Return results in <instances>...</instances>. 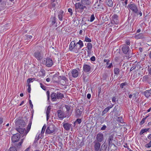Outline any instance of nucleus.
I'll return each mask as SVG.
<instances>
[{"label":"nucleus","mask_w":151,"mask_h":151,"mask_svg":"<svg viewBox=\"0 0 151 151\" xmlns=\"http://www.w3.org/2000/svg\"><path fill=\"white\" fill-rule=\"evenodd\" d=\"M113 66V65L112 63H110L109 65L107 66V68H110L111 67Z\"/></svg>","instance_id":"338daca9"},{"label":"nucleus","mask_w":151,"mask_h":151,"mask_svg":"<svg viewBox=\"0 0 151 151\" xmlns=\"http://www.w3.org/2000/svg\"><path fill=\"white\" fill-rule=\"evenodd\" d=\"M95 19V17L93 14H92L91 17L90 21L91 22H92Z\"/></svg>","instance_id":"8fccbe9b"},{"label":"nucleus","mask_w":151,"mask_h":151,"mask_svg":"<svg viewBox=\"0 0 151 151\" xmlns=\"http://www.w3.org/2000/svg\"><path fill=\"white\" fill-rule=\"evenodd\" d=\"M76 122L78 124H80L81 123L82 120L81 119H78L76 120Z\"/></svg>","instance_id":"13d9d810"},{"label":"nucleus","mask_w":151,"mask_h":151,"mask_svg":"<svg viewBox=\"0 0 151 151\" xmlns=\"http://www.w3.org/2000/svg\"><path fill=\"white\" fill-rule=\"evenodd\" d=\"M69 50L76 53H78L80 50L78 45L76 44L74 41H72L70 42L69 46Z\"/></svg>","instance_id":"f257e3e1"},{"label":"nucleus","mask_w":151,"mask_h":151,"mask_svg":"<svg viewBox=\"0 0 151 151\" xmlns=\"http://www.w3.org/2000/svg\"><path fill=\"white\" fill-rule=\"evenodd\" d=\"M125 43H126V44L127 45V46H128V45L130 46V42L129 40H127L126 41Z\"/></svg>","instance_id":"bf43d9fd"},{"label":"nucleus","mask_w":151,"mask_h":151,"mask_svg":"<svg viewBox=\"0 0 151 151\" xmlns=\"http://www.w3.org/2000/svg\"><path fill=\"white\" fill-rule=\"evenodd\" d=\"M23 139H22L21 141L19 142V143L18 144V145L19 146L21 145L22 144V142H23Z\"/></svg>","instance_id":"69168bd1"},{"label":"nucleus","mask_w":151,"mask_h":151,"mask_svg":"<svg viewBox=\"0 0 151 151\" xmlns=\"http://www.w3.org/2000/svg\"><path fill=\"white\" fill-rule=\"evenodd\" d=\"M71 73L72 76L74 78H77L78 75V72L76 69H73L71 70Z\"/></svg>","instance_id":"2eb2a0df"},{"label":"nucleus","mask_w":151,"mask_h":151,"mask_svg":"<svg viewBox=\"0 0 151 151\" xmlns=\"http://www.w3.org/2000/svg\"><path fill=\"white\" fill-rule=\"evenodd\" d=\"M16 124L19 127H24L26 124L24 120L22 119H19L16 121Z\"/></svg>","instance_id":"6e6552de"},{"label":"nucleus","mask_w":151,"mask_h":151,"mask_svg":"<svg viewBox=\"0 0 151 151\" xmlns=\"http://www.w3.org/2000/svg\"><path fill=\"white\" fill-rule=\"evenodd\" d=\"M63 126L66 130L68 131L72 127V124L68 123H63Z\"/></svg>","instance_id":"4468645a"},{"label":"nucleus","mask_w":151,"mask_h":151,"mask_svg":"<svg viewBox=\"0 0 151 151\" xmlns=\"http://www.w3.org/2000/svg\"><path fill=\"white\" fill-rule=\"evenodd\" d=\"M129 9L131 10L133 12L137 13L138 10L137 6L134 4H130L128 6Z\"/></svg>","instance_id":"39448f33"},{"label":"nucleus","mask_w":151,"mask_h":151,"mask_svg":"<svg viewBox=\"0 0 151 151\" xmlns=\"http://www.w3.org/2000/svg\"><path fill=\"white\" fill-rule=\"evenodd\" d=\"M114 135L113 134L110 135L108 137V143L109 145H113L114 146H115V145L112 142L113 140Z\"/></svg>","instance_id":"ddd939ff"},{"label":"nucleus","mask_w":151,"mask_h":151,"mask_svg":"<svg viewBox=\"0 0 151 151\" xmlns=\"http://www.w3.org/2000/svg\"><path fill=\"white\" fill-rule=\"evenodd\" d=\"M51 21L52 22V24H54L56 22V18L55 17H54L53 18H51Z\"/></svg>","instance_id":"4c0bfd02"},{"label":"nucleus","mask_w":151,"mask_h":151,"mask_svg":"<svg viewBox=\"0 0 151 151\" xmlns=\"http://www.w3.org/2000/svg\"><path fill=\"white\" fill-rule=\"evenodd\" d=\"M50 111V106H48L46 112V114L47 116V120L48 121L49 119V117L50 116V115L49 114Z\"/></svg>","instance_id":"a878e982"},{"label":"nucleus","mask_w":151,"mask_h":151,"mask_svg":"<svg viewBox=\"0 0 151 151\" xmlns=\"http://www.w3.org/2000/svg\"><path fill=\"white\" fill-rule=\"evenodd\" d=\"M122 1H124V2L122 4L124 6H126L127 4L128 0H121Z\"/></svg>","instance_id":"3c124183"},{"label":"nucleus","mask_w":151,"mask_h":151,"mask_svg":"<svg viewBox=\"0 0 151 151\" xmlns=\"http://www.w3.org/2000/svg\"><path fill=\"white\" fill-rule=\"evenodd\" d=\"M29 103L30 105L31 108V109H32L33 108V105L32 104L31 101L30 100L29 101Z\"/></svg>","instance_id":"e2e57ef3"},{"label":"nucleus","mask_w":151,"mask_h":151,"mask_svg":"<svg viewBox=\"0 0 151 151\" xmlns=\"http://www.w3.org/2000/svg\"><path fill=\"white\" fill-rule=\"evenodd\" d=\"M31 126V123L30 122L29 123V124H28V125L27 126V130L26 131H26H25L24 135H26L29 132V131L30 130V129Z\"/></svg>","instance_id":"c85d7f7f"},{"label":"nucleus","mask_w":151,"mask_h":151,"mask_svg":"<svg viewBox=\"0 0 151 151\" xmlns=\"http://www.w3.org/2000/svg\"><path fill=\"white\" fill-rule=\"evenodd\" d=\"M96 139L98 142H102L104 140V134L101 133H98L97 135Z\"/></svg>","instance_id":"f8f14e48"},{"label":"nucleus","mask_w":151,"mask_h":151,"mask_svg":"<svg viewBox=\"0 0 151 151\" xmlns=\"http://www.w3.org/2000/svg\"><path fill=\"white\" fill-rule=\"evenodd\" d=\"M151 94V89L147 90L144 93L145 96L147 98H148Z\"/></svg>","instance_id":"393cba45"},{"label":"nucleus","mask_w":151,"mask_h":151,"mask_svg":"<svg viewBox=\"0 0 151 151\" xmlns=\"http://www.w3.org/2000/svg\"><path fill=\"white\" fill-rule=\"evenodd\" d=\"M149 129L150 128H148L142 129L140 132V135H141L142 134L148 131L149 130Z\"/></svg>","instance_id":"f704fd0d"},{"label":"nucleus","mask_w":151,"mask_h":151,"mask_svg":"<svg viewBox=\"0 0 151 151\" xmlns=\"http://www.w3.org/2000/svg\"><path fill=\"white\" fill-rule=\"evenodd\" d=\"M50 96L52 101H57V95L56 93L53 92L51 94Z\"/></svg>","instance_id":"aec40b11"},{"label":"nucleus","mask_w":151,"mask_h":151,"mask_svg":"<svg viewBox=\"0 0 151 151\" xmlns=\"http://www.w3.org/2000/svg\"><path fill=\"white\" fill-rule=\"evenodd\" d=\"M20 135L19 134H14L12 137V140L13 142H18L20 138Z\"/></svg>","instance_id":"1a4fd4ad"},{"label":"nucleus","mask_w":151,"mask_h":151,"mask_svg":"<svg viewBox=\"0 0 151 151\" xmlns=\"http://www.w3.org/2000/svg\"><path fill=\"white\" fill-rule=\"evenodd\" d=\"M145 147L147 148H150L151 147V140L147 144H146L145 145Z\"/></svg>","instance_id":"79ce46f5"},{"label":"nucleus","mask_w":151,"mask_h":151,"mask_svg":"<svg viewBox=\"0 0 151 151\" xmlns=\"http://www.w3.org/2000/svg\"><path fill=\"white\" fill-rule=\"evenodd\" d=\"M84 41L86 42H91V40L90 38L86 36L85 37Z\"/></svg>","instance_id":"a19ab883"},{"label":"nucleus","mask_w":151,"mask_h":151,"mask_svg":"<svg viewBox=\"0 0 151 151\" xmlns=\"http://www.w3.org/2000/svg\"><path fill=\"white\" fill-rule=\"evenodd\" d=\"M90 60L92 61H94L96 60L95 57L94 56H92Z\"/></svg>","instance_id":"4d7b16f0"},{"label":"nucleus","mask_w":151,"mask_h":151,"mask_svg":"<svg viewBox=\"0 0 151 151\" xmlns=\"http://www.w3.org/2000/svg\"><path fill=\"white\" fill-rule=\"evenodd\" d=\"M68 12L70 13L71 15H72L73 14L72 10L71 8H69L68 9Z\"/></svg>","instance_id":"052dcab7"},{"label":"nucleus","mask_w":151,"mask_h":151,"mask_svg":"<svg viewBox=\"0 0 151 151\" xmlns=\"http://www.w3.org/2000/svg\"><path fill=\"white\" fill-rule=\"evenodd\" d=\"M149 80H148L146 82L151 85V78H149Z\"/></svg>","instance_id":"774afa93"},{"label":"nucleus","mask_w":151,"mask_h":151,"mask_svg":"<svg viewBox=\"0 0 151 151\" xmlns=\"http://www.w3.org/2000/svg\"><path fill=\"white\" fill-rule=\"evenodd\" d=\"M122 50L123 52L125 54H128L129 52L130 48L128 46L126 45H122Z\"/></svg>","instance_id":"0eeeda50"},{"label":"nucleus","mask_w":151,"mask_h":151,"mask_svg":"<svg viewBox=\"0 0 151 151\" xmlns=\"http://www.w3.org/2000/svg\"><path fill=\"white\" fill-rule=\"evenodd\" d=\"M105 3L109 7L113 6V3L112 0H105Z\"/></svg>","instance_id":"4be33fe9"},{"label":"nucleus","mask_w":151,"mask_h":151,"mask_svg":"<svg viewBox=\"0 0 151 151\" xmlns=\"http://www.w3.org/2000/svg\"><path fill=\"white\" fill-rule=\"evenodd\" d=\"M34 56L36 58L38 59V53L37 52H35L34 53Z\"/></svg>","instance_id":"6e6d98bb"},{"label":"nucleus","mask_w":151,"mask_h":151,"mask_svg":"<svg viewBox=\"0 0 151 151\" xmlns=\"http://www.w3.org/2000/svg\"><path fill=\"white\" fill-rule=\"evenodd\" d=\"M100 146L101 144L99 142H96L95 143L94 145V148L95 151H99L100 147Z\"/></svg>","instance_id":"b1692460"},{"label":"nucleus","mask_w":151,"mask_h":151,"mask_svg":"<svg viewBox=\"0 0 151 151\" xmlns=\"http://www.w3.org/2000/svg\"><path fill=\"white\" fill-rule=\"evenodd\" d=\"M45 70L43 69H41L39 72V75H38V76L41 77L44 76L45 75Z\"/></svg>","instance_id":"c756f323"},{"label":"nucleus","mask_w":151,"mask_h":151,"mask_svg":"<svg viewBox=\"0 0 151 151\" xmlns=\"http://www.w3.org/2000/svg\"><path fill=\"white\" fill-rule=\"evenodd\" d=\"M91 67L90 65H89L84 64L83 65V70L86 73H89L91 70Z\"/></svg>","instance_id":"9b49d317"},{"label":"nucleus","mask_w":151,"mask_h":151,"mask_svg":"<svg viewBox=\"0 0 151 151\" xmlns=\"http://www.w3.org/2000/svg\"><path fill=\"white\" fill-rule=\"evenodd\" d=\"M56 93L57 99H62L64 97V95L63 93L58 92Z\"/></svg>","instance_id":"bb28decb"},{"label":"nucleus","mask_w":151,"mask_h":151,"mask_svg":"<svg viewBox=\"0 0 151 151\" xmlns=\"http://www.w3.org/2000/svg\"><path fill=\"white\" fill-rule=\"evenodd\" d=\"M116 97H115V96H114V97L112 98V102L113 103H115V102L116 101Z\"/></svg>","instance_id":"680f3d73"},{"label":"nucleus","mask_w":151,"mask_h":151,"mask_svg":"<svg viewBox=\"0 0 151 151\" xmlns=\"http://www.w3.org/2000/svg\"><path fill=\"white\" fill-rule=\"evenodd\" d=\"M9 151H17L15 147H11L9 149Z\"/></svg>","instance_id":"c03bdc74"},{"label":"nucleus","mask_w":151,"mask_h":151,"mask_svg":"<svg viewBox=\"0 0 151 151\" xmlns=\"http://www.w3.org/2000/svg\"><path fill=\"white\" fill-rule=\"evenodd\" d=\"M58 79L61 85L63 86H65L68 81V79L64 76H59Z\"/></svg>","instance_id":"7ed1b4c3"},{"label":"nucleus","mask_w":151,"mask_h":151,"mask_svg":"<svg viewBox=\"0 0 151 151\" xmlns=\"http://www.w3.org/2000/svg\"><path fill=\"white\" fill-rule=\"evenodd\" d=\"M149 79V78L148 76L145 75L143 77L142 81L143 82H146Z\"/></svg>","instance_id":"473e14b6"},{"label":"nucleus","mask_w":151,"mask_h":151,"mask_svg":"<svg viewBox=\"0 0 151 151\" xmlns=\"http://www.w3.org/2000/svg\"><path fill=\"white\" fill-rule=\"evenodd\" d=\"M27 86V91L28 92L30 93L31 91V85L29 83H28Z\"/></svg>","instance_id":"09e8293b"},{"label":"nucleus","mask_w":151,"mask_h":151,"mask_svg":"<svg viewBox=\"0 0 151 151\" xmlns=\"http://www.w3.org/2000/svg\"><path fill=\"white\" fill-rule=\"evenodd\" d=\"M75 7L76 12V11H78L79 10H83L85 8H86V6H84L80 3H77L75 4Z\"/></svg>","instance_id":"20e7f679"},{"label":"nucleus","mask_w":151,"mask_h":151,"mask_svg":"<svg viewBox=\"0 0 151 151\" xmlns=\"http://www.w3.org/2000/svg\"><path fill=\"white\" fill-rule=\"evenodd\" d=\"M127 85V84L126 82L120 84V87L122 88H123L124 86H125Z\"/></svg>","instance_id":"de8ad7c7"},{"label":"nucleus","mask_w":151,"mask_h":151,"mask_svg":"<svg viewBox=\"0 0 151 151\" xmlns=\"http://www.w3.org/2000/svg\"><path fill=\"white\" fill-rule=\"evenodd\" d=\"M120 72V70L118 68H115L114 69V73L116 76L119 75Z\"/></svg>","instance_id":"7c9ffc66"},{"label":"nucleus","mask_w":151,"mask_h":151,"mask_svg":"<svg viewBox=\"0 0 151 151\" xmlns=\"http://www.w3.org/2000/svg\"><path fill=\"white\" fill-rule=\"evenodd\" d=\"M64 16V12L63 11L61 10L59 13L58 14V18L59 20L60 21H62L63 20V17Z\"/></svg>","instance_id":"6ab92c4d"},{"label":"nucleus","mask_w":151,"mask_h":151,"mask_svg":"<svg viewBox=\"0 0 151 151\" xmlns=\"http://www.w3.org/2000/svg\"><path fill=\"white\" fill-rule=\"evenodd\" d=\"M143 37V34L142 33H139L137 35H136L134 37L137 39H139L142 38Z\"/></svg>","instance_id":"2f4dec72"},{"label":"nucleus","mask_w":151,"mask_h":151,"mask_svg":"<svg viewBox=\"0 0 151 151\" xmlns=\"http://www.w3.org/2000/svg\"><path fill=\"white\" fill-rule=\"evenodd\" d=\"M124 147L126 148H127L129 150V149H130L129 147L128 146H127V144H125V145H124Z\"/></svg>","instance_id":"0e129e2a"},{"label":"nucleus","mask_w":151,"mask_h":151,"mask_svg":"<svg viewBox=\"0 0 151 151\" xmlns=\"http://www.w3.org/2000/svg\"><path fill=\"white\" fill-rule=\"evenodd\" d=\"M42 62L43 64H45L46 66L48 67H51L53 64L52 60L49 58L44 59Z\"/></svg>","instance_id":"f03ea898"},{"label":"nucleus","mask_w":151,"mask_h":151,"mask_svg":"<svg viewBox=\"0 0 151 151\" xmlns=\"http://www.w3.org/2000/svg\"><path fill=\"white\" fill-rule=\"evenodd\" d=\"M37 141L38 138H37V136H36L34 142L33 144V146H34L35 147H37Z\"/></svg>","instance_id":"58836bf2"},{"label":"nucleus","mask_w":151,"mask_h":151,"mask_svg":"<svg viewBox=\"0 0 151 151\" xmlns=\"http://www.w3.org/2000/svg\"><path fill=\"white\" fill-rule=\"evenodd\" d=\"M112 107L113 105L109 106L106 108L102 112V116L104 115L105 114H106L109 111L110 109L112 108Z\"/></svg>","instance_id":"cd10ccee"},{"label":"nucleus","mask_w":151,"mask_h":151,"mask_svg":"<svg viewBox=\"0 0 151 151\" xmlns=\"http://www.w3.org/2000/svg\"><path fill=\"white\" fill-rule=\"evenodd\" d=\"M112 20L114 21V23L117 24L119 23L118 16L116 14H114L112 17Z\"/></svg>","instance_id":"a211bd4d"},{"label":"nucleus","mask_w":151,"mask_h":151,"mask_svg":"<svg viewBox=\"0 0 151 151\" xmlns=\"http://www.w3.org/2000/svg\"><path fill=\"white\" fill-rule=\"evenodd\" d=\"M46 94L47 96V100H49L50 99V93L49 91H47L46 92Z\"/></svg>","instance_id":"603ef678"},{"label":"nucleus","mask_w":151,"mask_h":151,"mask_svg":"<svg viewBox=\"0 0 151 151\" xmlns=\"http://www.w3.org/2000/svg\"><path fill=\"white\" fill-rule=\"evenodd\" d=\"M38 60H40L41 59H42L43 56V52H41L38 53Z\"/></svg>","instance_id":"e433bc0d"},{"label":"nucleus","mask_w":151,"mask_h":151,"mask_svg":"<svg viewBox=\"0 0 151 151\" xmlns=\"http://www.w3.org/2000/svg\"><path fill=\"white\" fill-rule=\"evenodd\" d=\"M46 126L45 124L43 126V127H42V131H41V133H43V134L44 133L45 131V130L46 128Z\"/></svg>","instance_id":"ea45409f"},{"label":"nucleus","mask_w":151,"mask_h":151,"mask_svg":"<svg viewBox=\"0 0 151 151\" xmlns=\"http://www.w3.org/2000/svg\"><path fill=\"white\" fill-rule=\"evenodd\" d=\"M65 107L66 109V111H69L70 109V106L67 105H65Z\"/></svg>","instance_id":"49530a36"},{"label":"nucleus","mask_w":151,"mask_h":151,"mask_svg":"<svg viewBox=\"0 0 151 151\" xmlns=\"http://www.w3.org/2000/svg\"><path fill=\"white\" fill-rule=\"evenodd\" d=\"M34 78H28L27 81V83H29L30 82H32L34 81Z\"/></svg>","instance_id":"37998d69"},{"label":"nucleus","mask_w":151,"mask_h":151,"mask_svg":"<svg viewBox=\"0 0 151 151\" xmlns=\"http://www.w3.org/2000/svg\"><path fill=\"white\" fill-rule=\"evenodd\" d=\"M57 4L58 3L57 2H55V3H52L51 9L54 10L56 8V6Z\"/></svg>","instance_id":"72a5a7b5"},{"label":"nucleus","mask_w":151,"mask_h":151,"mask_svg":"<svg viewBox=\"0 0 151 151\" xmlns=\"http://www.w3.org/2000/svg\"><path fill=\"white\" fill-rule=\"evenodd\" d=\"M76 44L78 45V46L80 50V49L82 48L84 46L83 43L82 41L81 40H79V41L76 43Z\"/></svg>","instance_id":"5701e85b"},{"label":"nucleus","mask_w":151,"mask_h":151,"mask_svg":"<svg viewBox=\"0 0 151 151\" xmlns=\"http://www.w3.org/2000/svg\"><path fill=\"white\" fill-rule=\"evenodd\" d=\"M81 3L84 5H88L91 4V0H81Z\"/></svg>","instance_id":"412c9836"},{"label":"nucleus","mask_w":151,"mask_h":151,"mask_svg":"<svg viewBox=\"0 0 151 151\" xmlns=\"http://www.w3.org/2000/svg\"><path fill=\"white\" fill-rule=\"evenodd\" d=\"M55 130V126L53 124H50L48 126L46 130V132L49 134L53 133Z\"/></svg>","instance_id":"423d86ee"},{"label":"nucleus","mask_w":151,"mask_h":151,"mask_svg":"<svg viewBox=\"0 0 151 151\" xmlns=\"http://www.w3.org/2000/svg\"><path fill=\"white\" fill-rule=\"evenodd\" d=\"M40 87L41 88H42L44 90H46V89L47 87L43 85L41 83H40Z\"/></svg>","instance_id":"a18cd8bd"},{"label":"nucleus","mask_w":151,"mask_h":151,"mask_svg":"<svg viewBox=\"0 0 151 151\" xmlns=\"http://www.w3.org/2000/svg\"><path fill=\"white\" fill-rule=\"evenodd\" d=\"M83 110L81 108L80 109H77L76 112V116L77 117H80L82 114Z\"/></svg>","instance_id":"dca6fc26"},{"label":"nucleus","mask_w":151,"mask_h":151,"mask_svg":"<svg viewBox=\"0 0 151 151\" xmlns=\"http://www.w3.org/2000/svg\"><path fill=\"white\" fill-rule=\"evenodd\" d=\"M87 49L89 51H91L92 48V44L90 43H88L87 44Z\"/></svg>","instance_id":"c9c22d12"},{"label":"nucleus","mask_w":151,"mask_h":151,"mask_svg":"<svg viewBox=\"0 0 151 151\" xmlns=\"http://www.w3.org/2000/svg\"><path fill=\"white\" fill-rule=\"evenodd\" d=\"M145 120V118H143L140 122V124H143L144 123Z\"/></svg>","instance_id":"864d4df0"},{"label":"nucleus","mask_w":151,"mask_h":151,"mask_svg":"<svg viewBox=\"0 0 151 151\" xmlns=\"http://www.w3.org/2000/svg\"><path fill=\"white\" fill-rule=\"evenodd\" d=\"M106 126L105 125H103L101 128V129L102 130H104L106 129Z\"/></svg>","instance_id":"5fc2aeb1"},{"label":"nucleus","mask_w":151,"mask_h":151,"mask_svg":"<svg viewBox=\"0 0 151 151\" xmlns=\"http://www.w3.org/2000/svg\"><path fill=\"white\" fill-rule=\"evenodd\" d=\"M57 113L58 117L60 120H62L65 117L64 112L61 110H58Z\"/></svg>","instance_id":"9d476101"},{"label":"nucleus","mask_w":151,"mask_h":151,"mask_svg":"<svg viewBox=\"0 0 151 151\" xmlns=\"http://www.w3.org/2000/svg\"><path fill=\"white\" fill-rule=\"evenodd\" d=\"M23 127H19L16 129L17 130L19 133L23 135V136H26L25 135H24L25 132L26 131V130H25V129L23 128Z\"/></svg>","instance_id":"f3484780"}]
</instances>
